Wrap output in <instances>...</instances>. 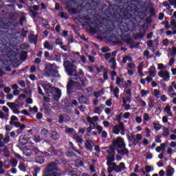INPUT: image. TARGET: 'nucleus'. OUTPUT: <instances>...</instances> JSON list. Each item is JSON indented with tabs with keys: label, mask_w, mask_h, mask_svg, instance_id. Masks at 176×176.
<instances>
[{
	"label": "nucleus",
	"mask_w": 176,
	"mask_h": 176,
	"mask_svg": "<svg viewBox=\"0 0 176 176\" xmlns=\"http://www.w3.org/2000/svg\"><path fill=\"white\" fill-rule=\"evenodd\" d=\"M35 162L36 163H38V164H43L45 163V157L43 155H37L35 157Z\"/></svg>",
	"instance_id": "412c9836"
},
{
	"label": "nucleus",
	"mask_w": 176,
	"mask_h": 176,
	"mask_svg": "<svg viewBox=\"0 0 176 176\" xmlns=\"http://www.w3.org/2000/svg\"><path fill=\"white\" fill-rule=\"evenodd\" d=\"M113 145L117 149L124 148L126 146V143H124V139L122 137H118L116 139L113 140Z\"/></svg>",
	"instance_id": "9d476101"
},
{
	"label": "nucleus",
	"mask_w": 176,
	"mask_h": 176,
	"mask_svg": "<svg viewBox=\"0 0 176 176\" xmlns=\"http://www.w3.org/2000/svg\"><path fill=\"white\" fill-rule=\"evenodd\" d=\"M83 75H85L83 70L80 69L78 72H73L72 75L69 76H73L74 80H82V76H83Z\"/></svg>",
	"instance_id": "f8f14e48"
},
{
	"label": "nucleus",
	"mask_w": 176,
	"mask_h": 176,
	"mask_svg": "<svg viewBox=\"0 0 176 176\" xmlns=\"http://www.w3.org/2000/svg\"><path fill=\"white\" fill-rule=\"evenodd\" d=\"M13 27H14V24L12 22H8L6 21H0V29L3 30L2 35L6 36L7 39H13L14 38V30H13Z\"/></svg>",
	"instance_id": "7ed1b4c3"
},
{
	"label": "nucleus",
	"mask_w": 176,
	"mask_h": 176,
	"mask_svg": "<svg viewBox=\"0 0 176 176\" xmlns=\"http://www.w3.org/2000/svg\"><path fill=\"white\" fill-rule=\"evenodd\" d=\"M101 50L102 53H108V52H111V50L108 47H103Z\"/></svg>",
	"instance_id": "052dcab7"
},
{
	"label": "nucleus",
	"mask_w": 176,
	"mask_h": 176,
	"mask_svg": "<svg viewBox=\"0 0 176 176\" xmlns=\"http://www.w3.org/2000/svg\"><path fill=\"white\" fill-rule=\"evenodd\" d=\"M27 56H28V54L27 53V52L25 51L22 52L20 54L21 60H23V61H25V60H27Z\"/></svg>",
	"instance_id": "473e14b6"
},
{
	"label": "nucleus",
	"mask_w": 176,
	"mask_h": 176,
	"mask_svg": "<svg viewBox=\"0 0 176 176\" xmlns=\"http://www.w3.org/2000/svg\"><path fill=\"white\" fill-rule=\"evenodd\" d=\"M123 122H120V124H116L113 127V134H120V130L122 129V126H123Z\"/></svg>",
	"instance_id": "2eb2a0df"
},
{
	"label": "nucleus",
	"mask_w": 176,
	"mask_h": 176,
	"mask_svg": "<svg viewBox=\"0 0 176 176\" xmlns=\"http://www.w3.org/2000/svg\"><path fill=\"white\" fill-rule=\"evenodd\" d=\"M10 141V136L7 133L6 135V137L3 138V143L4 144H8Z\"/></svg>",
	"instance_id": "49530a36"
},
{
	"label": "nucleus",
	"mask_w": 176,
	"mask_h": 176,
	"mask_svg": "<svg viewBox=\"0 0 176 176\" xmlns=\"http://www.w3.org/2000/svg\"><path fill=\"white\" fill-rule=\"evenodd\" d=\"M138 72L140 74V76H144V73L142 72V65L140 64L138 67Z\"/></svg>",
	"instance_id": "4c0bfd02"
},
{
	"label": "nucleus",
	"mask_w": 176,
	"mask_h": 176,
	"mask_svg": "<svg viewBox=\"0 0 176 176\" xmlns=\"http://www.w3.org/2000/svg\"><path fill=\"white\" fill-rule=\"evenodd\" d=\"M87 120L88 122V123H89V127L93 129H96V123H94V122L91 121V117L88 116L87 118Z\"/></svg>",
	"instance_id": "a878e982"
},
{
	"label": "nucleus",
	"mask_w": 176,
	"mask_h": 176,
	"mask_svg": "<svg viewBox=\"0 0 176 176\" xmlns=\"http://www.w3.org/2000/svg\"><path fill=\"white\" fill-rule=\"evenodd\" d=\"M85 146L87 151H90V152H91L93 151V147L96 146V144L93 142V141L88 140L85 142Z\"/></svg>",
	"instance_id": "4468645a"
},
{
	"label": "nucleus",
	"mask_w": 176,
	"mask_h": 176,
	"mask_svg": "<svg viewBox=\"0 0 176 176\" xmlns=\"http://www.w3.org/2000/svg\"><path fill=\"white\" fill-rule=\"evenodd\" d=\"M24 21L27 22V17H25V14L24 12H21V17L19 19V25L23 27L24 25Z\"/></svg>",
	"instance_id": "6ab92c4d"
},
{
	"label": "nucleus",
	"mask_w": 176,
	"mask_h": 176,
	"mask_svg": "<svg viewBox=\"0 0 176 176\" xmlns=\"http://www.w3.org/2000/svg\"><path fill=\"white\" fill-rule=\"evenodd\" d=\"M30 140V138L25 135H21L19 137V142L20 145H27L28 144V140Z\"/></svg>",
	"instance_id": "dca6fc26"
},
{
	"label": "nucleus",
	"mask_w": 176,
	"mask_h": 176,
	"mask_svg": "<svg viewBox=\"0 0 176 176\" xmlns=\"http://www.w3.org/2000/svg\"><path fill=\"white\" fill-rule=\"evenodd\" d=\"M65 131L66 133H69V134H72L73 135L75 134L74 133V132H75L74 128H66Z\"/></svg>",
	"instance_id": "37998d69"
},
{
	"label": "nucleus",
	"mask_w": 176,
	"mask_h": 176,
	"mask_svg": "<svg viewBox=\"0 0 176 176\" xmlns=\"http://www.w3.org/2000/svg\"><path fill=\"white\" fill-rule=\"evenodd\" d=\"M164 131L162 133V135L164 137H168V135H170V130H168V128L164 129Z\"/></svg>",
	"instance_id": "8fccbe9b"
},
{
	"label": "nucleus",
	"mask_w": 176,
	"mask_h": 176,
	"mask_svg": "<svg viewBox=\"0 0 176 176\" xmlns=\"http://www.w3.org/2000/svg\"><path fill=\"white\" fill-rule=\"evenodd\" d=\"M124 42L126 43V45H133V43H134V40L131 38H128L124 40Z\"/></svg>",
	"instance_id": "a18cd8bd"
},
{
	"label": "nucleus",
	"mask_w": 176,
	"mask_h": 176,
	"mask_svg": "<svg viewBox=\"0 0 176 176\" xmlns=\"http://www.w3.org/2000/svg\"><path fill=\"white\" fill-rule=\"evenodd\" d=\"M175 170L171 166H168L166 168V176H173Z\"/></svg>",
	"instance_id": "aec40b11"
},
{
	"label": "nucleus",
	"mask_w": 176,
	"mask_h": 176,
	"mask_svg": "<svg viewBox=\"0 0 176 176\" xmlns=\"http://www.w3.org/2000/svg\"><path fill=\"white\" fill-rule=\"evenodd\" d=\"M133 85L131 80H128L123 85L124 89H129V87Z\"/></svg>",
	"instance_id": "f704fd0d"
},
{
	"label": "nucleus",
	"mask_w": 176,
	"mask_h": 176,
	"mask_svg": "<svg viewBox=\"0 0 176 176\" xmlns=\"http://www.w3.org/2000/svg\"><path fill=\"white\" fill-rule=\"evenodd\" d=\"M149 93V91H145L144 89H142L140 91V94L142 96V97H146V96H148V94Z\"/></svg>",
	"instance_id": "de8ad7c7"
},
{
	"label": "nucleus",
	"mask_w": 176,
	"mask_h": 176,
	"mask_svg": "<svg viewBox=\"0 0 176 176\" xmlns=\"http://www.w3.org/2000/svg\"><path fill=\"white\" fill-rule=\"evenodd\" d=\"M126 165L124 162H120L119 165H117L116 163L112 164L111 166H109L107 168V172L109 174H112L113 171L116 173H122V171H124L126 170Z\"/></svg>",
	"instance_id": "0eeeda50"
},
{
	"label": "nucleus",
	"mask_w": 176,
	"mask_h": 176,
	"mask_svg": "<svg viewBox=\"0 0 176 176\" xmlns=\"http://www.w3.org/2000/svg\"><path fill=\"white\" fill-rule=\"evenodd\" d=\"M28 39H29V42H30V43H34V45H36L37 40H36V38H35V35H34V34H30V35L28 36Z\"/></svg>",
	"instance_id": "cd10ccee"
},
{
	"label": "nucleus",
	"mask_w": 176,
	"mask_h": 176,
	"mask_svg": "<svg viewBox=\"0 0 176 176\" xmlns=\"http://www.w3.org/2000/svg\"><path fill=\"white\" fill-rule=\"evenodd\" d=\"M40 134L43 138H47V137H49V130L46 128H43L41 129Z\"/></svg>",
	"instance_id": "b1692460"
},
{
	"label": "nucleus",
	"mask_w": 176,
	"mask_h": 176,
	"mask_svg": "<svg viewBox=\"0 0 176 176\" xmlns=\"http://www.w3.org/2000/svg\"><path fill=\"white\" fill-rule=\"evenodd\" d=\"M148 72L151 78H155L156 76V70H150Z\"/></svg>",
	"instance_id": "13d9d810"
},
{
	"label": "nucleus",
	"mask_w": 176,
	"mask_h": 176,
	"mask_svg": "<svg viewBox=\"0 0 176 176\" xmlns=\"http://www.w3.org/2000/svg\"><path fill=\"white\" fill-rule=\"evenodd\" d=\"M67 94L69 96L72 93H74V89H80V83L73 80H69L66 86Z\"/></svg>",
	"instance_id": "6e6552de"
},
{
	"label": "nucleus",
	"mask_w": 176,
	"mask_h": 176,
	"mask_svg": "<svg viewBox=\"0 0 176 176\" xmlns=\"http://www.w3.org/2000/svg\"><path fill=\"white\" fill-rule=\"evenodd\" d=\"M154 95L155 96L156 98H160V91L157 89H154Z\"/></svg>",
	"instance_id": "680f3d73"
},
{
	"label": "nucleus",
	"mask_w": 176,
	"mask_h": 176,
	"mask_svg": "<svg viewBox=\"0 0 176 176\" xmlns=\"http://www.w3.org/2000/svg\"><path fill=\"white\" fill-rule=\"evenodd\" d=\"M54 101H58L61 98V90L57 89L56 93L52 95Z\"/></svg>",
	"instance_id": "4be33fe9"
},
{
	"label": "nucleus",
	"mask_w": 176,
	"mask_h": 176,
	"mask_svg": "<svg viewBox=\"0 0 176 176\" xmlns=\"http://www.w3.org/2000/svg\"><path fill=\"white\" fill-rule=\"evenodd\" d=\"M43 89L45 94L48 97H52V96H53L57 93V90H60L59 88H56L55 87H52L50 89L47 88L46 85H43Z\"/></svg>",
	"instance_id": "9b49d317"
},
{
	"label": "nucleus",
	"mask_w": 176,
	"mask_h": 176,
	"mask_svg": "<svg viewBox=\"0 0 176 176\" xmlns=\"http://www.w3.org/2000/svg\"><path fill=\"white\" fill-rule=\"evenodd\" d=\"M122 118H123V113H120L119 115L116 116V118L114 120H116L117 122H118V124H120V123H122Z\"/></svg>",
	"instance_id": "2f4dec72"
},
{
	"label": "nucleus",
	"mask_w": 176,
	"mask_h": 176,
	"mask_svg": "<svg viewBox=\"0 0 176 176\" xmlns=\"http://www.w3.org/2000/svg\"><path fill=\"white\" fill-rule=\"evenodd\" d=\"M117 153L118 155H121V156H124V155H129V149L124 146V148H120L117 150Z\"/></svg>",
	"instance_id": "a211bd4d"
},
{
	"label": "nucleus",
	"mask_w": 176,
	"mask_h": 176,
	"mask_svg": "<svg viewBox=\"0 0 176 176\" xmlns=\"http://www.w3.org/2000/svg\"><path fill=\"white\" fill-rule=\"evenodd\" d=\"M29 13H32V18L36 19V16H38V12L32 10V7L29 8Z\"/></svg>",
	"instance_id": "72a5a7b5"
},
{
	"label": "nucleus",
	"mask_w": 176,
	"mask_h": 176,
	"mask_svg": "<svg viewBox=\"0 0 176 176\" xmlns=\"http://www.w3.org/2000/svg\"><path fill=\"white\" fill-rule=\"evenodd\" d=\"M60 16L61 19H65V20H68V19H69L68 15L64 12H60Z\"/></svg>",
	"instance_id": "79ce46f5"
},
{
	"label": "nucleus",
	"mask_w": 176,
	"mask_h": 176,
	"mask_svg": "<svg viewBox=\"0 0 176 176\" xmlns=\"http://www.w3.org/2000/svg\"><path fill=\"white\" fill-rule=\"evenodd\" d=\"M18 167L21 171H23L24 173L27 171V168H25V165L23 164V163H20Z\"/></svg>",
	"instance_id": "58836bf2"
},
{
	"label": "nucleus",
	"mask_w": 176,
	"mask_h": 176,
	"mask_svg": "<svg viewBox=\"0 0 176 176\" xmlns=\"http://www.w3.org/2000/svg\"><path fill=\"white\" fill-rule=\"evenodd\" d=\"M74 64H75V60H72V62L69 60H66L63 63V67L68 76H72L73 72H77L78 71L76 69L78 67Z\"/></svg>",
	"instance_id": "423d86ee"
},
{
	"label": "nucleus",
	"mask_w": 176,
	"mask_h": 176,
	"mask_svg": "<svg viewBox=\"0 0 176 176\" xmlns=\"http://www.w3.org/2000/svg\"><path fill=\"white\" fill-rule=\"evenodd\" d=\"M30 151L32 153H34V155H43V153H42V151H41L39 150V148H38V147L36 146H33L30 148Z\"/></svg>",
	"instance_id": "393cba45"
},
{
	"label": "nucleus",
	"mask_w": 176,
	"mask_h": 176,
	"mask_svg": "<svg viewBox=\"0 0 176 176\" xmlns=\"http://www.w3.org/2000/svg\"><path fill=\"white\" fill-rule=\"evenodd\" d=\"M45 72L47 76H52V78H60V74L58 73V70L57 69H54L53 65H47L45 67Z\"/></svg>",
	"instance_id": "1a4fd4ad"
},
{
	"label": "nucleus",
	"mask_w": 176,
	"mask_h": 176,
	"mask_svg": "<svg viewBox=\"0 0 176 176\" xmlns=\"http://www.w3.org/2000/svg\"><path fill=\"white\" fill-rule=\"evenodd\" d=\"M119 87H116L114 89H113V94H114V97H116V98H119Z\"/></svg>",
	"instance_id": "c9c22d12"
},
{
	"label": "nucleus",
	"mask_w": 176,
	"mask_h": 176,
	"mask_svg": "<svg viewBox=\"0 0 176 176\" xmlns=\"http://www.w3.org/2000/svg\"><path fill=\"white\" fill-rule=\"evenodd\" d=\"M171 57H175L176 56V47H173L172 50L170 52Z\"/></svg>",
	"instance_id": "3c124183"
},
{
	"label": "nucleus",
	"mask_w": 176,
	"mask_h": 176,
	"mask_svg": "<svg viewBox=\"0 0 176 176\" xmlns=\"http://www.w3.org/2000/svg\"><path fill=\"white\" fill-rule=\"evenodd\" d=\"M158 76L160 78H163L164 80H166V82H168L170 80V73L166 71H161L158 73Z\"/></svg>",
	"instance_id": "ddd939ff"
},
{
	"label": "nucleus",
	"mask_w": 176,
	"mask_h": 176,
	"mask_svg": "<svg viewBox=\"0 0 176 176\" xmlns=\"http://www.w3.org/2000/svg\"><path fill=\"white\" fill-rule=\"evenodd\" d=\"M27 96L24 94L19 95L18 98L15 100V104H20V101H23V100H25Z\"/></svg>",
	"instance_id": "bb28decb"
},
{
	"label": "nucleus",
	"mask_w": 176,
	"mask_h": 176,
	"mask_svg": "<svg viewBox=\"0 0 176 176\" xmlns=\"http://www.w3.org/2000/svg\"><path fill=\"white\" fill-rule=\"evenodd\" d=\"M60 168L57 166V163L52 162L48 163L45 169L43 170L42 176H60Z\"/></svg>",
	"instance_id": "39448f33"
},
{
	"label": "nucleus",
	"mask_w": 176,
	"mask_h": 176,
	"mask_svg": "<svg viewBox=\"0 0 176 176\" xmlns=\"http://www.w3.org/2000/svg\"><path fill=\"white\" fill-rule=\"evenodd\" d=\"M0 174H5V169H3V161H0Z\"/></svg>",
	"instance_id": "c03bdc74"
},
{
	"label": "nucleus",
	"mask_w": 176,
	"mask_h": 176,
	"mask_svg": "<svg viewBox=\"0 0 176 176\" xmlns=\"http://www.w3.org/2000/svg\"><path fill=\"white\" fill-rule=\"evenodd\" d=\"M145 170H146V172L147 173H149V172L150 171H152V170H153V168H152V167H151V166H145Z\"/></svg>",
	"instance_id": "69168bd1"
},
{
	"label": "nucleus",
	"mask_w": 176,
	"mask_h": 176,
	"mask_svg": "<svg viewBox=\"0 0 176 176\" xmlns=\"http://www.w3.org/2000/svg\"><path fill=\"white\" fill-rule=\"evenodd\" d=\"M153 124L155 131H159V130L162 129V125L160 124H157V122H154Z\"/></svg>",
	"instance_id": "e433bc0d"
},
{
	"label": "nucleus",
	"mask_w": 176,
	"mask_h": 176,
	"mask_svg": "<svg viewBox=\"0 0 176 176\" xmlns=\"http://www.w3.org/2000/svg\"><path fill=\"white\" fill-rule=\"evenodd\" d=\"M148 9H153V4H152V3L148 2L146 3V10H148Z\"/></svg>",
	"instance_id": "603ef678"
},
{
	"label": "nucleus",
	"mask_w": 176,
	"mask_h": 176,
	"mask_svg": "<svg viewBox=\"0 0 176 176\" xmlns=\"http://www.w3.org/2000/svg\"><path fill=\"white\" fill-rule=\"evenodd\" d=\"M107 160L108 162H111V163H112L115 160V155L107 156Z\"/></svg>",
	"instance_id": "e2e57ef3"
},
{
	"label": "nucleus",
	"mask_w": 176,
	"mask_h": 176,
	"mask_svg": "<svg viewBox=\"0 0 176 176\" xmlns=\"http://www.w3.org/2000/svg\"><path fill=\"white\" fill-rule=\"evenodd\" d=\"M105 8H107L106 4H102L100 13H104L107 21H110L113 27H119L122 32H129L130 29L127 20L133 21V19H126L119 13L113 12L111 10L105 9Z\"/></svg>",
	"instance_id": "f03ea898"
},
{
	"label": "nucleus",
	"mask_w": 176,
	"mask_h": 176,
	"mask_svg": "<svg viewBox=\"0 0 176 176\" xmlns=\"http://www.w3.org/2000/svg\"><path fill=\"white\" fill-rule=\"evenodd\" d=\"M48 152H51V154H50L49 153L47 152H43L42 151V153L43 154H40V155L41 156H47V157H49L50 156H53V155H56V151H54V148H53V147H50L48 150Z\"/></svg>",
	"instance_id": "f3484780"
},
{
	"label": "nucleus",
	"mask_w": 176,
	"mask_h": 176,
	"mask_svg": "<svg viewBox=\"0 0 176 176\" xmlns=\"http://www.w3.org/2000/svg\"><path fill=\"white\" fill-rule=\"evenodd\" d=\"M29 111L30 112H32V111H34V112L36 113L38 112V107L36 106H34V107H30Z\"/></svg>",
	"instance_id": "0e129e2a"
},
{
	"label": "nucleus",
	"mask_w": 176,
	"mask_h": 176,
	"mask_svg": "<svg viewBox=\"0 0 176 176\" xmlns=\"http://www.w3.org/2000/svg\"><path fill=\"white\" fill-rule=\"evenodd\" d=\"M162 135H157L155 138V142H157V144H160L162 142Z\"/></svg>",
	"instance_id": "09e8293b"
},
{
	"label": "nucleus",
	"mask_w": 176,
	"mask_h": 176,
	"mask_svg": "<svg viewBox=\"0 0 176 176\" xmlns=\"http://www.w3.org/2000/svg\"><path fill=\"white\" fill-rule=\"evenodd\" d=\"M73 138L76 140V141H77L78 144H82V142H83V139H82V138L78 135V133H74L73 135Z\"/></svg>",
	"instance_id": "c756f323"
},
{
	"label": "nucleus",
	"mask_w": 176,
	"mask_h": 176,
	"mask_svg": "<svg viewBox=\"0 0 176 176\" xmlns=\"http://www.w3.org/2000/svg\"><path fill=\"white\" fill-rule=\"evenodd\" d=\"M123 82V79H120V77H117L116 78V84L117 85V86H120V82Z\"/></svg>",
	"instance_id": "338daca9"
},
{
	"label": "nucleus",
	"mask_w": 176,
	"mask_h": 176,
	"mask_svg": "<svg viewBox=\"0 0 176 176\" xmlns=\"http://www.w3.org/2000/svg\"><path fill=\"white\" fill-rule=\"evenodd\" d=\"M135 138L136 137L135 136V135H132L131 136H128V141L129 142H133V141H136Z\"/></svg>",
	"instance_id": "6e6d98bb"
},
{
	"label": "nucleus",
	"mask_w": 176,
	"mask_h": 176,
	"mask_svg": "<svg viewBox=\"0 0 176 176\" xmlns=\"http://www.w3.org/2000/svg\"><path fill=\"white\" fill-rule=\"evenodd\" d=\"M54 43H52L50 44V43H49V41H45L44 42V49H47V50H53V47Z\"/></svg>",
	"instance_id": "5701e85b"
},
{
	"label": "nucleus",
	"mask_w": 176,
	"mask_h": 176,
	"mask_svg": "<svg viewBox=\"0 0 176 176\" xmlns=\"http://www.w3.org/2000/svg\"><path fill=\"white\" fill-rule=\"evenodd\" d=\"M44 113L46 115H50L52 113V109L49 107L44 109Z\"/></svg>",
	"instance_id": "4d7b16f0"
},
{
	"label": "nucleus",
	"mask_w": 176,
	"mask_h": 176,
	"mask_svg": "<svg viewBox=\"0 0 176 176\" xmlns=\"http://www.w3.org/2000/svg\"><path fill=\"white\" fill-rule=\"evenodd\" d=\"M51 137L52 140H54V141H57L58 140L60 135H58V133H57V131H53Z\"/></svg>",
	"instance_id": "7c9ffc66"
},
{
	"label": "nucleus",
	"mask_w": 176,
	"mask_h": 176,
	"mask_svg": "<svg viewBox=\"0 0 176 176\" xmlns=\"http://www.w3.org/2000/svg\"><path fill=\"white\" fill-rule=\"evenodd\" d=\"M68 175L69 176H79V175H78V171L76 170H69L68 172Z\"/></svg>",
	"instance_id": "ea45409f"
},
{
	"label": "nucleus",
	"mask_w": 176,
	"mask_h": 176,
	"mask_svg": "<svg viewBox=\"0 0 176 176\" xmlns=\"http://www.w3.org/2000/svg\"><path fill=\"white\" fill-rule=\"evenodd\" d=\"M72 2H79L81 1L83 3H85V6H82L85 10L87 12H90V10H94V12H98L101 10V8H100V3H101V0H71Z\"/></svg>",
	"instance_id": "20e7f679"
},
{
	"label": "nucleus",
	"mask_w": 176,
	"mask_h": 176,
	"mask_svg": "<svg viewBox=\"0 0 176 176\" xmlns=\"http://www.w3.org/2000/svg\"><path fill=\"white\" fill-rule=\"evenodd\" d=\"M170 25H172V29L174 30V28H175L176 30V21L175 19H173L171 21H170Z\"/></svg>",
	"instance_id": "774afa93"
},
{
	"label": "nucleus",
	"mask_w": 176,
	"mask_h": 176,
	"mask_svg": "<svg viewBox=\"0 0 176 176\" xmlns=\"http://www.w3.org/2000/svg\"><path fill=\"white\" fill-rule=\"evenodd\" d=\"M10 163L12 164V167H17V164L19 162L16 159H12L10 160Z\"/></svg>",
	"instance_id": "a19ab883"
},
{
	"label": "nucleus",
	"mask_w": 176,
	"mask_h": 176,
	"mask_svg": "<svg viewBox=\"0 0 176 176\" xmlns=\"http://www.w3.org/2000/svg\"><path fill=\"white\" fill-rule=\"evenodd\" d=\"M55 43L56 45H58L59 46H61V45H63V39L58 38L56 39L55 41Z\"/></svg>",
	"instance_id": "864d4df0"
},
{
	"label": "nucleus",
	"mask_w": 176,
	"mask_h": 176,
	"mask_svg": "<svg viewBox=\"0 0 176 176\" xmlns=\"http://www.w3.org/2000/svg\"><path fill=\"white\" fill-rule=\"evenodd\" d=\"M113 1L116 2L115 5L109 4V7H106L104 9L109 10L114 13H119L124 19H131L134 21L137 20L135 16L140 13V9L135 4L130 3L133 1L124 2L122 1L120 3L119 0Z\"/></svg>",
	"instance_id": "f257e3e1"
},
{
	"label": "nucleus",
	"mask_w": 176,
	"mask_h": 176,
	"mask_svg": "<svg viewBox=\"0 0 176 176\" xmlns=\"http://www.w3.org/2000/svg\"><path fill=\"white\" fill-rule=\"evenodd\" d=\"M58 123H60V124H63V123H64V116L63 114L59 116Z\"/></svg>",
	"instance_id": "bf43d9fd"
},
{
	"label": "nucleus",
	"mask_w": 176,
	"mask_h": 176,
	"mask_svg": "<svg viewBox=\"0 0 176 176\" xmlns=\"http://www.w3.org/2000/svg\"><path fill=\"white\" fill-rule=\"evenodd\" d=\"M174 63H175V58H174V56H173L169 60V64H168L169 67H173V65H174Z\"/></svg>",
	"instance_id": "5fc2aeb1"
},
{
	"label": "nucleus",
	"mask_w": 176,
	"mask_h": 176,
	"mask_svg": "<svg viewBox=\"0 0 176 176\" xmlns=\"http://www.w3.org/2000/svg\"><path fill=\"white\" fill-rule=\"evenodd\" d=\"M146 34V32H145V30H144L142 33L137 34L135 36L134 39H135V41H137V39H141V38H144V36H145Z\"/></svg>",
	"instance_id": "c85d7f7f"
}]
</instances>
